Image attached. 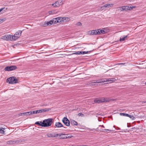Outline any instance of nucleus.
Segmentation results:
<instances>
[{
	"instance_id": "1",
	"label": "nucleus",
	"mask_w": 146,
	"mask_h": 146,
	"mask_svg": "<svg viewBox=\"0 0 146 146\" xmlns=\"http://www.w3.org/2000/svg\"><path fill=\"white\" fill-rule=\"evenodd\" d=\"M52 118H48L43 120L44 127H46L51 126L52 123Z\"/></svg>"
},
{
	"instance_id": "2",
	"label": "nucleus",
	"mask_w": 146,
	"mask_h": 146,
	"mask_svg": "<svg viewBox=\"0 0 146 146\" xmlns=\"http://www.w3.org/2000/svg\"><path fill=\"white\" fill-rule=\"evenodd\" d=\"M18 80L14 76L8 78L6 80V82L9 84H16L18 83Z\"/></svg>"
},
{
	"instance_id": "3",
	"label": "nucleus",
	"mask_w": 146,
	"mask_h": 146,
	"mask_svg": "<svg viewBox=\"0 0 146 146\" xmlns=\"http://www.w3.org/2000/svg\"><path fill=\"white\" fill-rule=\"evenodd\" d=\"M24 141L23 140L21 139L16 140H11L7 141V143L9 145H12L15 144H18Z\"/></svg>"
},
{
	"instance_id": "4",
	"label": "nucleus",
	"mask_w": 146,
	"mask_h": 146,
	"mask_svg": "<svg viewBox=\"0 0 146 146\" xmlns=\"http://www.w3.org/2000/svg\"><path fill=\"white\" fill-rule=\"evenodd\" d=\"M109 101V99L108 98H102L100 99H96L94 100V102L96 103H100L104 102H108Z\"/></svg>"
},
{
	"instance_id": "5",
	"label": "nucleus",
	"mask_w": 146,
	"mask_h": 146,
	"mask_svg": "<svg viewBox=\"0 0 146 146\" xmlns=\"http://www.w3.org/2000/svg\"><path fill=\"white\" fill-rule=\"evenodd\" d=\"M17 68V67L15 66H7L5 68V70L6 71H11L15 70Z\"/></svg>"
},
{
	"instance_id": "6",
	"label": "nucleus",
	"mask_w": 146,
	"mask_h": 146,
	"mask_svg": "<svg viewBox=\"0 0 146 146\" xmlns=\"http://www.w3.org/2000/svg\"><path fill=\"white\" fill-rule=\"evenodd\" d=\"M62 2V1H57L55 3H52V5L54 7H59L63 4V3Z\"/></svg>"
},
{
	"instance_id": "7",
	"label": "nucleus",
	"mask_w": 146,
	"mask_h": 146,
	"mask_svg": "<svg viewBox=\"0 0 146 146\" xmlns=\"http://www.w3.org/2000/svg\"><path fill=\"white\" fill-rule=\"evenodd\" d=\"M62 122L66 126H69L70 125V121L67 117H64L62 119Z\"/></svg>"
},
{
	"instance_id": "8",
	"label": "nucleus",
	"mask_w": 146,
	"mask_h": 146,
	"mask_svg": "<svg viewBox=\"0 0 146 146\" xmlns=\"http://www.w3.org/2000/svg\"><path fill=\"white\" fill-rule=\"evenodd\" d=\"M54 19H53L52 20L49 21L45 22L43 26L44 27H46L48 25H50L52 24H55V22H54Z\"/></svg>"
},
{
	"instance_id": "9",
	"label": "nucleus",
	"mask_w": 146,
	"mask_h": 146,
	"mask_svg": "<svg viewBox=\"0 0 146 146\" xmlns=\"http://www.w3.org/2000/svg\"><path fill=\"white\" fill-rule=\"evenodd\" d=\"M22 33V31L20 30L16 32L15 35H14V40H16L20 37Z\"/></svg>"
},
{
	"instance_id": "10",
	"label": "nucleus",
	"mask_w": 146,
	"mask_h": 146,
	"mask_svg": "<svg viewBox=\"0 0 146 146\" xmlns=\"http://www.w3.org/2000/svg\"><path fill=\"white\" fill-rule=\"evenodd\" d=\"M53 19L55 24H56L60 22L61 21H64V18L62 17H58Z\"/></svg>"
},
{
	"instance_id": "11",
	"label": "nucleus",
	"mask_w": 146,
	"mask_h": 146,
	"mask_svg": "<svg viewBox=\"0 0 146 146\" xmlns=\"http://www.w3.org/2000/svg\"><path fill=\"white\" fill-rule=\"evenodd\" d=\"M59 135V134H56L55 133H48L46 134V136L48 137H56Z\"/></svg>"
},
{
	"instance_id": "12",
	"label": "nucleus",
	"mask_w": 146,
	"mask_h": 146,
	"mask_svg": "<svg viewBox=\"0 0 146 146\" xmlns=\"http://www.w3.org/2000/svg\"><path fill=\"white\" fill-rule=\"evenodd\" d=\"M51 110L50 108H45L44 109H42L38 110H37V113H41L44 112L48 111Z\"/></svg>"
},
{
	"instance_id": "13",
	"label": "nucleus",
	"mask_w": 146,
	"mask_h": 146,
	"mask_svg": "<svg viewBox=\"0 0 146 146\" xmlns=\"http://www.w3.org/2000/svg\"><path fill=\"white\" fill-rule=\"evenodd\" d=\"M58 136H59V139H64L67 138V136L66 134H63L62 133L59 134Z\"/></svg>"
},
{
	"instance_id": "14",
	"label": "nucleus",
	"mask_w": 146,
	"mask_h": 146,
	"mask_svg": "<svg viewBox=\"0 0 146 146\" xmlns=\"http://www.w3.org/2000/svg\"><path fill=\"white\" fill-rule=\"evenodd\" d=\"M98 29L93 30L91 31L90 33V34L91 35H98L97 31Z\"/></svg>"
},
{
	"instance_id": "15",
	"label": "nucleus",
	"mask_w": 146,
	"mask_h": 146,
	"mask_svg": "<svg viewBox=\"0 0 146 146\" xmlns=\"http://www.w3.org/2000/svg\"><path fill=\"white\" fill-rule=\"evenodd\" d=\"M98 30L97 31L98 35H99L101 33H102L103 34H105L106 32L105 31H104L102 29H98Z\"/></svg>"
},
{
	"instance_id": "16",
	"label": "nucleus",
	"mask_w": 146,
	"mask_h": 146,
	"mask_svg": "<svg viewBox=\"0 0 146 146\" xmlns=\"http://www.w3.org/2000/svg\"><path fill=\"white\" fill-rule=\"evenodd\" d=\"M122 9L121 10V11H126L129 10V6H122L121 7Z\"/></svg>"
},
{
	"instance_id": "17",
	"label": "nucleus",
	"mask_w": 146,
	"mask_h": 146,
	"mask_svg": "<svg viewBox=\"0 0 146 146\" xmlns=\"http://www.w3.org/2000/svg\"><path fill=\"white\" fill-rule=\"evenodd\" d=\"M113 4H106L104 5L101 8L103 10L104 9V7L108 8L111 7V5L113 6Z\"/></svg>"
},
{
	"instance_id": "18",
	"label": "nucleus",
	"mask_w": 146,
	"mask_h": 146,
	"mask_svg": "<svg viewBox=\"0 0 146 146\" xmlns=\"http://www.w3.org/2000/svg\"><path fill=\"white\" fill-rule=\"evenodd\" d=\"M35 124L39 125L40 126L44 127L43 121H36L35 123Z\"/></svg>"
},
{
	"instance_id": "19",
	"label": "nucleus",
	"mask_w": 146,
	"mask_h": 146,
	"mask_svg": "<svg viewBox=\"0 0 146 146\" xmlns=\"http://www.w3.org/2000/svg\"><path fill=\"white\" fill-rule=\"evenodd\" d=\"M55 126L57 127H63V126L62 124L60 122H56L55 124Z\"/></svg>"
},
{
	"instance_id": "20",
	"label": "nucleus",
	"mask_w": 146,
	"mask_h": 146,
	"mask_svg": "<svg viewBox=\"0 0 146 146\" xmlns=\"http://www.w3.org/2000/svg\"><path fill=\"white\" fill-rule=\"evenodd\" d=\"M70 123L73 125H78V123L74 120H70Z\"/></svg>"
},
{
	"instance_id": "21",
	"label": "nucleus",
	"mask_w": 146,
	"mask_h": 146,
	"mask_svg": "<svg viewBox=\"0 0 146 146\" xmlns=\"http://www.w3.org/2000/svg\"><path fill=\"white\" fill-rule=\"evenodd\" d=\"M9 36H8V35H5L2 37L1 38L5 40H9Z\"/></svg>"
},
{
	"instance_id": "22",
	"label": "nucleus",
	"mask_w": 146,
	"mask_h": 146,
	"mask_svg": "<svg viewBox=\"0 0 146 146\" xmlns=\"http://www.w3.org/2000/svg\"><path fill=\"white\" fill-rule=\"evenodd\" d=\"M8 36H9V40L12 41L13 40H15L14 36H13L11 35H8Z\"/></svg>"
},
{
	"instance_id": "23",
	"label": "nucleus",
	"mask_w": 146,
	"mask_h": 146,
	"mask_svg": "<svg viewBox=\"0 0 146 146\" xmlns=\"http://www.w3.org/2000/svg\"><path fill=\"white\" fill-rule=\"evenodd\" d=\"M63 18H64V21H63V22L69 21L70 20V19L68 17Z\"/></svg>"
},
{
	"instance_id": "24",
	"label": "nucleus",
	"mask_w": 146,
	"mask_h": 146,
	"mask_svg": "<svg viewBox=\"0 0 146 146\" xmlns=\"http://www.w3.org/2000/svg\"><path fill=\"white\" fill-rule=\"evenodd\" d=\"M7 9V8H5V7H4L3 8H1L0 9V12L1 11H2L3 10V11H4L3 12H4Z\"/></svg>"
},
{
	"instance_id": "25",
	"label": "nucleus",
	"mask_w": 146,
	"mask_h": 146,
	"mask_svg": "<svg viewBox=\"0 0 146 146\" xmlns=\"http://www.w3.org/2000/svg\"><path fill=\"white\" fill-rule=\"evenodd\" d=\"M117 78H111V82H109V83H111L113 82H114L115 80H117Z\"/></svg>"
},
{
	"instance_id": "26",
	"label": "nucleus",
	"mask_w": 146,
	"mask_h": 146,
	"mask_svg": "<svg viewBox=\"0 0 146 146\" xmlns=\"http://www.w3.org/2000/svg\"><path fill=\"white\" fill-rule=\"evenodd\" d=\"M26 115H32V111H29L28 112H26Z\"/></svg>"
},
{
	"instance_id": "27",
	"label": "nucleus",
	"mask_w": 146,
	"mask_h": 146,
	"mask_svg": "<svg viewBox=\"0 0 146 146\" xmlns=\"http://www.w3.org/2000/svg\"><path fill=\"white\" fill-rule=\"evenodd\" d=\"M128 117H129L130 118L134 120L135 119V117L133 116L130 115L129 114V115Z\"/></svg>"
},
{
	"instance_id": "28",
	"label": "nucleus",
	"mask_w": 146,
	"mask_h": 146,
	"mask_svg": "<svg viewBox=\"0 0 146 146\" xmlns=\"http://www.w3.org/2000/svg\"><path fill=\"white\" fill-rule=\"evenodd\" d=\"M66 135L67 136V138H70L73 137L72 135L69 134H66Z\"/></svg>"
},
{
	"instance_id": "29",
	"label": "nucleus",
	"mask_w": 146,
	"mask_h": 146,
	"mask_svg": "<svg viewBox=\"0 0 146 146\" xmlns=\"http://www.w3.org/2000/svg\"><path fill=\"white\" fill-rule=\"evenodd\" d=\"M78 116H81L82 117H83L84 116V115L81 113H78Z\"/></svg>"
},
{
	"instance_id": "30",
	"label": "nucleus",
	"mask_w": 146,
	"mask_h": 146,
	"mask_svg": "<svg viewBox=\"0 0 146 146\" xmlns=\"http://www.w3.org/2000/svg\"><path fill=\"white\" fill-rule=\"evenodd\" d=\"M94 82L92 83H100V80H97L93 81Z\"/></svg>"
},
{
	"instance_id": "31",
	"label": "nucleus",
	"mask_w": 146,
	"mask_h": 146,
	"mask_svg": "<svg viewBox=\"0 0 146 146\" xmlns=\"http://www.w3.org/2000/svg\"><path fill=\"white\" fill-rule=\"evenodd\" d=\"M2 129H4L3 128H0V133H3L5 132V131L3 130H2Z\"/></svg>"
},
{
	"instance_id": "32",
	"label": "nucleus",
	"mask_w": 146,
	"mask_h": 146,
	"mask_svg": "<svg viewBox=\"0 0 146 146\" xmlns=\"http://www.w3.org/2000/svg\"><path fill=\"white\" fill-rule=\"evenodd\" d=\"M26 115V113H21L19 114V116H22V115Z\"/></svg>"
},
{
	"instance_id": "33",
	"label": "nucleus",
	"mask_w": 146,
	"mask_h": 146,
	"mask_svg": "<svg viewBox=\"0 0 146 146\" xmlns=\"http://www.w3.org/2000/svg\"><path fill=\"white\" fill-rule=\"evenodd\" d=\"M37 110L32 111V114L38 113L37 112Z\"/></svg>"
},
{
	"instance_id": "34",
	"label": "nucleus",
	"mask_w": 146,
	"mask_h": 146,
	"mask_svg": "<svg viewBox=\"0 0 146 146\" xmlns=\"http://www.w3.org/2000/svg\"><path fill=\"white\" fill-rule=\"evenodd\" d=\"M125 38H124V37H123L122 38H120V39H119V41H123L124 40H125Z\"/></svg>"
},
{
	"instance_id": "35",
	"label": "nucleus",
	"mask_w": 146,
	"mask_h": 146,
	"mask_svg": "<svg viewBox=\"0 0 146 146\" xmlns=\"http://www.w3.org/2000/svg\"><path fill=\"white\" fill-rule=\"evenodd\" d=\"M104 131H106V130L107 131H106V132H108V133H109V132H110V131H113V130H112L108 129H104Z\"/></svg>"
},
{
	"instance_id": "36",
	"label": "nucleus",
	"mask_w": 146,
	"mask_h": 146,
	"mask_svg": "<svg viewBox=\"0 0 146 146\" xmlns=\"http://www.w3.org/2000/svg\"><path fill=\"white\" fill-rule=\"evenodd\" d=\"M100 83L106 82L105 79H102L100 80Z\"/></svg>"
},
{
	"instance_id": "37",
	"label": "nucleus",
	"mask_w": 146,
	"mask_h": 146,
	"mask_svg": "<svg viewBox=\"0 0 146 146\" xmlns=\"http://www.w3.org/2000/svg\"><path fill=\"white\" fill-rule=\"evenodd\" d=\"M77 25L78 26H79L82 25V24L80 22H79L77 23Z\"/></svg>"
},
{
	"instance_id": "38",
	"label": "nucleus",
	"mask_w": 146,
	"mask_h": 146,
	"mask_svg": "<svg viewBox=\"0 0 146 146\" xmlns=\"http://www.w3.org/2000/svg\"><path fill=\"white\" fill-rule=\"evenodd\" d=\"M111 78H109L108 79H105L106 82H109L110 81H111Z\"/></svg>"
},
{
	"instance_id": "39",
	"label": "nucleus",
	"mask_w": 146,
	"mask_h": 146,
	"mask_svg": "<svg viewBox=\"0 0 146 146\" xmlns=\"http://www.w3.org/2000/svg\"><path fill=\"white\" fill-rule=\"evenodd\" d=\"M82 54H87L88 52V51H82Z\"/></svg>"
},
{
	"instance_id": "40",
	"label": "nucleus",
	"mask_w": 146,
	"mask_h": 146,
	"mask_svg": "<svg viewBox=\"0 0 146 146\" xmlns=\"http://www.w3.org/2000/svg\"><path fill=\"white\" fill-rule=\"evenodd\" d=\"M6 18L0 19V21H2V22L3 21H5L6 20Z\"/></svg>"
},
{
	"instance_id": "41",
	"label": "nucleus",
	"mask_w": 146,
	"mask_h": 146,
	"mask_svg": "<svg viewBox=\"0 0 146 146\" xmlns=\"http://www.w3.org/2000/svg\"><path fill=\"white\" fill-rule=\"evenodd\" d=\"M78 52V51L75 52V53H73V54H79Z\"/></svg>"
},
{
	"instance_id": "42",
	"label": "nucleus",
	"mask_w": 146,
	"mask_h": 146,
	"mask_svg": "<svg viewBox=\"0 0 146 146\" xmlns=\"http://www.w3.org/2000/svg\"><path fill=\"white\" fill-rule=\"evenodd\" d=\"M52 11H48V13L49 15H52Z\"/></svg>"
},
{
	"instance_id": "43",
	"label": "nucleus",
	"mask_w": 146,
	"mask_h": 146,
	"mask_svg": "<svg viewBox=\"0 0 146 146\" xmlns=\"http://www.w3.org/2000/svg\"><path fill=\"white\" fill-rule=\"evenodd\" d=\"M124 114H125V113H119V115H122V116H124Z\"/></svg>"
},
{
	"instance_id": "44",
	"label": "nucleus",
	"mask_w": 146,
	"mask_h": 146,
	"mask_svg": "<svg viewBox=\"0 0 146 146\" xmlns=\"http://www.w3.org/2000/svg\"><path fill=\"white\" fill-rule=\"evenodd\" d=\"M134 7H133V6L132 7H130V8H129V10H131V9H133V8H134Z\"/></svg>"
},
{
	"instance_id": "45",
	"label": "nucleus",
	"mask_w": 146,
	"mask_h": 146,
	"mask_svg": "<svg viewBox=\"0 0 146 146\" xmlns=\"http://www.w3.org/2000/svg\"><path fill=\"white\" fill-rule=\"evenodd\" d=\"M129 114L127 113H125L124 116L128 117Z\"/></svg>"
},
{
	"instance_id": "46",
	"label": "nucleus",
	"mask_w": 146,
	"mask_h": 146,
	"mask_svg": "<svg viewBox=\"0 0 146 146\" xmlns=\"http://www.w3.org/2000/svg\"><path fill=\"white\" fill-rule=\"evenodd\" d=\"M141 102H142V104L146 103V101H141Z\"/></svg>"
},
{
	"instance_id": "47",
	"label": "nucleus",
	"mask_w": 146,
	"mask_h": 146,
	"mask_svg": "<svg viewBox=\"0 0 146 146\" xmlns=\"http://www.w3.org/2000/svg\"><path fill=\"white\" fill-rule=\"evenodd\" d=\"M79 52V54H82V51H78Z\"/></svg>"
},
{
	"instance_id": "48",
	"label": "nucleus",
	"mask_w": 146,
	"mask_h": 146,
	"mask_svg": "<svg viewBox=\"0 0 146 146\" xmlns=\"http://www.w3.org/2000/svg\"><path fill=\"white\" fill-rule=\"evenodd\" d=\"M52 13L53 14H54L55 13H56V12L55 13V10H53L52 11Z\"/></svg>"
},
{
	"instance_id": "49",
	"label": "nucleus",
	"mask_w": 146,
	"mask_h": 146,
	"mask_svg": "<svg viewBox=\"0 0 146 146\" xmlns=\"http://www.w3.org/2000/svg\"><path fill=\"white\" fill-rule=\"evenodd\" d=\"M125 64V63H119L118 64L121 65V64H123L124 65Z\"/></svg>"
},
{
	"instance_id": "50",
	"label": "nucleus",
	"mask_w": 146,
	"mask_h": 146,
	"mask_svg": "<svg viewBox=\"0 0 146 146\" xmlns=\"http://www.w3.org/2000/svg\"><path fill=\"white\" fill-rule=\"evenodd\" d=\"M47 106V104H45L42 105V106Z\"/></svg>"
},
{
	"instance_id": "51",
	"label": "nucleus",
	"mask_w": 146,
	"mask_h": 146,
	"mask_svg": "<svg viewBox=\"0 0 146 146\" xmlns=\"http://www.w3.org/2000/svg\"><path fill=\"white\" fill-rule=\"evenodd\" d=\"M101 126L102 127H103V128H104V126L103 125H100L99 126Z\"/></svg>"
},
{
	"instance_id": "52",
	"label": "nucleus",
	"mask_w": 146,
	"mask_h": 146,
	"mask_svg": "<svg viewBox=\"0 0 146 146\" xmlns=\"http://www.w3.org/2000/svg\"><path fill=\"white\" fill-rule=\"evenodd\" d=\"M127 36H124V38H125V39L127 37Z\"/></svg>"
},
{
	"instance_id": "53",
	"label": "nucleus",
	"mask_w": 146,
	"mask_h": 146,
	"mask_svg": "<svg viewBox=\"0 0 146 146\" xmlns=\"http://www.w3.org/2000/svg\"><path fill=\"white\" fill-rule=\"evenodd\" d=\"M130 125H128V124L127 123V127H130Z\"/></svg>"
},
{
	"instance_id": "54",
	"label": "nucleus",
	"mask_w": 146,
	"mask_h": 146,
	"mask_svg": "<svg viewBox=\"0 0 146 146\" xmlns=\"http://www.w3.org/2000/svg\"><path fill=\"white\" fill-rule=\"evenodd\" d=\"M81 146H88V145H82Z\"/></svg>"
},
{
	"instance_id": "55",
	"label": "nucleus",
	"mask_w": 146,
	"mask_h": 146,
	"mask_svg": "<svg viewBox=\"0 0 146 146\" xmlns=\"http://www.w3.org/2000/svg\"><path fill=\"white\" fill-rule=\"evenodd\" d=\"M1 22H2V21H0V23H1Z\"/></svg>"
},
{
	"instance_id": "56",
	"label": "nucleus",
	"mask_w": 146,
	"mask_h": 146,
	"mask_svg": "<svg viewBox=\"0 0 146 146\" xmlns=\"http://www.w3.org/2000/svg\"><path fill=\"white\" fill-rule=\"evenodd\" d=\"M145 84L146 85V82L145 83Z\"/></svg>"
}]
</instances>
